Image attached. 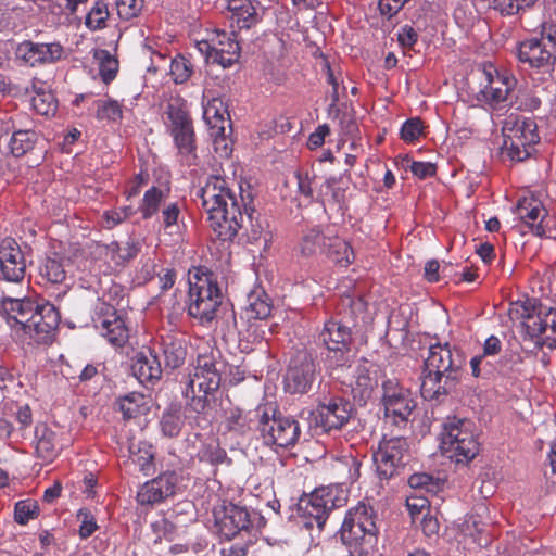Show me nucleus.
Returning a JSON list of instances; mask_svg holds the SVG:
<instances>
[{
  "instance_id": "f257e3e1",
  "label": "nucleus",
  "mask_w": 556,
  "mask_h": 556,
  "mask_svg": "<svg viewBox=\"0 0 556 556\" xmlns=\"http://www.w3.org/2000/svg\"><path fill=\"white\" fill-rule=\"evenodd\" d=\"M466 356L448 342L431 344L420 376V394L427 401L439 400L456 389L462 380Z\"/></svg>"
},
{
  "instance_id": "f03ea898",
  "label": "nucleus",
  "mask_w": 556,
  "mask_h": 556,
  "mask_svg": "<svg viewBox=\"0 0 556 556\" xmlns=\"http://www.w3.org/2000/svg\"><path fill=\"white\" fill-rule=\"evenodd\" d=\"M226 369L227 364L219 351H211L198 356L193 377L186 389V396L190 397L188 405L193 412L206 413L215 405L222 376Z\"/></svg>"
},
{
  "instance_id": "7ed1b4c3",
  "label": "nucleus",
  "mask_w": 556,
  "mask_h": 556,
  "mask_svg": "<svg viewBox=\"0 0 556 556\" xmlns=\"http://www.w3.org/2000/svg\"><path fill=\"white\" fill-rule=\"evenodd\" d=\"M513 321H520L523 340H530L539 346L556 348V311H542L536 299L526 298L510 303L508 311Z\"/></svg>"
},
{
  "instance_id": "20e7f679",
  "label": "nucleus",
  "mask_w": 556,
  "mask_h": 556,
  "mask_svg": "<svg viewBox=\"0 0 556 556\" xmlns=\"http://www.w3.org/2000/svg\"><path fill=\"white\" fill-rule=\"evenodd\" d=\"M441 448L456 463L473 459L479 453L475 424L467 418L446 417L441 432Z\"/></svg>"
},
{
  "instance_id": "39448f33",
  "label": "nucleus",
  "mask_w": 556,
  "mask_h": 556,
  "mask_svg": "<svg viewBox=\"0 0 556 556\" xmlns=\"http://www.w3.org/2000/svg\"><path fill=\"white\" fill-rule=\"evenodd\" d=\"M518 61L529 67L548 72L556 62V23L544 22L538 35L517 46Z\"/></svg>"
},
{
  "instance_id": "423d86ee",
  "label": "nucleus",
  "mask_w": 556,
  "mask_h": 556,
  "mask_svg": "<svg viewBox=\"0 0 556 556\" xmlns=\"http://www.w3.org/2000/svg\"><path fill=\"white\" fill-rule=\"evenodd\" d=\"M254 415L257 419L256 428L266 445L287 448L299 441L301 429L294 418L282 416L268 406L257 407Z\"/></svg>"
},
{
  "instance_id": "0eeeda50",
  "label": "nucleus",
  "mask_w": 556,
  "mask_h": 556,
  "mask_svg": "<svg viewBox=\"0 0 556 556\" xmlns=\"http://www.w3.org/2000/svg\"><path fill=\"white\" fill-rule=\"evenodd\" d=\"M338 489L319 488L309 495H304L298 503V513L302 519L303 526L323 529L329 513L343 505L344 498L337 496Z\"/></svg>"
},
{
  "instance_id": "6e6552de",
  "label": "nucleus",
  "mask_w": 556,
  "mask_h": 556,
  "mask_svg": "<svg viewBox=\"0 0 556 556\" xmlns=\"http://www.w3.org/2000/svg\"><path fill=\"white\" fill-rule=\"evenodd\" d=\"M323 345L328 350V362L337 368L349 367L353 357L351 344L353 334L351 327L333 318L327 320L318 337Z\"/></svg>"
},
{
  "instance_id": "1a4fd4ad",
  "label": "nucleus",
  "mask_w": 556,
  "mask_h": 556,
  "mask_svg": "<svg viewBox=\"0 0 556 556\" xmlns=\"http://www.w3.org/2000/svg\"><path fill=\"white\" fill-rule=\"evenodd\" d=\"M415 407L416 403L408 388L393 380L384 382V429L389 426L405 428Z\"/></svg>"
},
{
  "instance_id": "9d476101",
  "label": "nucleus",
  "mask_w": 556,
  "mask_h": 556,
  "mask_svg": "<svg viewBox=\"0 0 556 556\" xmlns=\"http://www.w3.org/2000/svg\"><path fill=\"white\" fill-rule=\"evenodd\" d=\"M210 227L216 236L223 241H232L241 230L245 227L249 216L243 215L241 197L238 200H231L225 205H219L205 211Z\"/></svg>"
},
{
  "instance_id": "9b49d317",
  "label": "nucleus",
  "mask_w": 556,
  "mask_h": 556,
  "mask_svg": "<svg viewBox=\"0 0 556 556\" xmlns=\"http://www.w3.org/2000/svg\"><path fill=\"white\" fill-rule=\"evenodd\" d=\"M210 227L216 236L223 241H232L241 230L245 227L249 216L243 215L241 197L238 200H231L225 205H219L205 211Z\"/></svg>"
},
{
  "instance_id": "f8f14e48",
  "label": "nucleus",
  "mask_w": 556,
  "mask_h": 556,
  "mask_svg": "<svg viewBox=\"0 0 556 556\" xmlns=\"http://www.w3.org/2000/svg\"><path fill=\"white\" fill-rule=\"evenodd\" d=\"M515 214L533 235L556 238L554 217L534 195L520 198L516 204Z\"/></svg>"
},
{
  "instance_id": "ddd939ff",
  "label": "nucleus",
  "mask_w": 556,
  "mask_h": 556,
  "mask_svg": "<svg viewBox=\"0 0 556 556\" xmlns=\"http://www.w3.org/2000/svg\"><path fill=\"white\" fill-rule=\"evenodd\" d=\"M485 85L478 93V100L485 102L493 110L513 106V92L516 79L508 74H501L489 66L483 70Z\"/></svg>"
},
{
  "instance_id": "4468645a",
  "label": "nucleus",
  "mask_w": 556,
  "mask_h": 556,
  "mask_svg": "<svg viewBox=\"0 0 556 556\" xmlns=\"http://www.w3.org/2000/svg\"><path fill=\"white\" fill-rule=\"evenodd\" d=\"M167 113L170 121V132L179 154L186 163L191 164L197 157L192 121L185 110L173 104L168 105Z\"/></svg>"
},
{
  "instance_id": "2eb2a0df",
  "label": "nucleus",
  "mask_w": 556,
  "mask_h": 556,
  "mask_svg": "<svg viewBox=\"0 0 556 556\" xmlns=\"http://www.w3.org/2000/svg\"><path fill=\"white\" fill-rule=\"evenodd\" d=\"M60 313L49 302L36 303L34 314L30 315L24 333L38 344L50 342L60 324Z\"/></svg>"
},
{
  "instance_id": "dca6fc26",
  "label": "nucleus",
  "mask_w": 556,
  "mask_h": 556,
  "mask_svg": "<svg viewBox=\"0 0 556 556\" xmlns=\"http://www.w3.org/2000/svg\"><path fill=\"white\" fill-rule=\"evenodd\" d=\"M214 518L218 534L228 541L243 533H249L252 528L248 509L232 503L216 508Z\"/></svg>"
},
{
  "instance_id": "f3484780",
  "label": "nucleus",
  "mask_w": 556,
  "mask_h": 556,
  "mask_svg": "<svg viewBox=\"0 0 556 556\" xmlns=\"http://www.w3.org/2000/svg\"><path fill=\"white\" fill-rule=\"evenodd\" d=\"M504 144L511 160L521 161L527 154V147L539 141L536 125L531 118L516 119L511 128L504 127Z\"/></svg>"
},
{
  "instance_id": "a211bd4d",
  "label": "nucleus",
  "mask_w": 556,
  "mask_h": 556,
  "mask_svg": "<svg viewBox=\"0 0 556 556\" xmlns=\"http://www.w3.org/2000/svg\"><path fill=\"white\" fill-rule=\"evenodd\" d=\"M315 363L312 356L304 351L298 352L291 358L285 376L286 389L290 393H306L315 379Z\"/></svg>"
},
{
  "instance_id": "6ab92c4d",
  "label": "nucleus",
  "mask_w": 556,
  "mask_h": 556,
  "mask_svg": "<svg viewBox=\"0 0 556 556\" xmlns=\"http://www.w3.org/2000/svg\"><path fill=\"white\" fill-rule=\"evenodd\" d=\"M181 482L180 475L175 470H168L156 478L146 482L137 494V501L141 505L161 503L176 494Z\"/></svg>"
},
{
  "instance_id": "aec40b11",
  "label": "nucleus",
  "mask_w": 556,
  "mask_h": 556,
  "mask_svg": "<svg viewBox=\"0 0 556 556\" xmlns=\"http://www.w3.org/2000/svg\"><path fill=\"white\" fill-rule=\"evenodd\" d=\"M26 262L18 243L12 238L0 242V274L9 282H21L25 277Z\"/></svg>"
},
{
  "instance_id": "412c9836",
  "label": "nucleus",
  "mask_w": 556,
  "mask_h": 556,
  "mask_svg": "<svg viewBox=\"0 0 556 556\" xmlns=\"http://www.w3.org/2000/svg\"><path fill=\"white\" fill-rule=\"evenodd\" d=\"M94 327L106 340L114 345H123L128 339V330L124 319L117 315L116 309L102 303L97 316L93 318Z\"/></svg>"
},
{
  "instance_id": "4be33fe9",
  "label": "nucleus",
  "mask_w": 556,
  "mask_h": 556,
  "mask_svg": "<svg viewBox=\"0 0 556 556\" xmlns=\"http://www.w3.org/2000/svg\"><path fill=\"white\" fill-rule=\"evenodd\" d=\"M314 427L328 432L333 429H340L345 425L351 416V405L343 399H336L327 405H320L316 410L311 412Z\"/></svg>"
},
{
  "instance_id": "5701e85b",
  "label": "nucleus",
  "mask_w": 556,
  "mask_h": 556,
  "mask_svg": "<svg viewBox=\"0 0 556 556\" xmlns=\"http://www.w3.org/2000/svg\"><path fill=\"white\" fill-rule=\"evenodd\" d=\"M195 197L201 200L205 211L239 199V194L237 195L228 181L220 176H210L205 185L197 190Z\"/></svg>"
},
{
  "instance_id": "b1692460",
  "label": "nucleus",
  "mask_w": 556,
  "mask_h": 556,
  "mask_svg": "<svg viewBox=\"0 0 556 556\" xmlns=\"http://www.w3.org/2000/svg\"><path fill=\"white\" fill-rule=\"evenodd\" d=\"M240 197L242 207L244 210L243 215L249 216V219H247L245 223V227L241 228V230L244 231V236L251 243L263 241L264 245H266L270 240L271 236L269 231L265 230V227L263 225L264 222L260 220L258 217H254V194L251 191L250 184H240Z\"/></svg>"
},
{
  "instance_id": "393cba45",
  "label": "nucleus",
  "mask_w": 556,
  "mask_h": 556,
  "mask_svg": "<svg viewBox=\"0 0 556 556\" xmlns=\"http://www.w3.org/2000/svg\"><path fill=\"white\" fill-rule=\"evenodd\" d=\"M17 56L30 66L54 63L62 59L63 47L60 43H35L24 41L17 47Z\"/></svg>"
},
{
  "instance_id": "a878e982",
  "label": "nucleus",
  "mask_w": 556,
  "mask_h": 556,
  "mask_svg": "<svg viewBox=\"0 0 556 556\" xmlns=\"http://www.w3.org/2000/svg\"><path fill=\"white\" fill-rule=\"evenodd\" d=\"M35 302L29 299L2 296L0 313L11 328L24 331L29 317L34 314Z\"/></svg>"
},
{
  "instance_id": "bb28decb",
  "label": "nucleus",
  "mask_w": 556,
  "mask_h": 556,
  "mask_svg": "<svg viewBox=\"0 0 556 556\" xmlns=\"http://www.w3.org/2000/svg\"><path fill=\"white\" fill-rule=\"evenodd\" d=\"M189 301L206 302L214 299L215 295H222L223 292L217 283L216 277L212 271L204 268H194L189 271Z\"/></svg>"
},
{
  "instance_id": "cd10ccee",
  "label": "nucleus",
  "mask_w": 556,
  "mask_h": 556,
  "mask_svg": "<svg viewBox=\"0 0 556 556\" xmlns=\"http://www.w3.org/2000/svg\"><path fill=\"white\" fill-rule=\"evenodd\" d=\"M35 455L43 463H52L62 450L56 432L45 422L35 427Z\"/></svg>"
},
{
  "instance_id": "c85d7f7f",
  "label": "nucleus",
  "mask_w": 556,
  "mask_h": 556,
  "mask_svg": "<svg viewBox=\"0 0 556 556\" xmlns=\"http://www.w3.org/2000/svg\"><path fill=\"white\" fill-rule=\"evenodd\" d=\"M203 118L211 129V136L217 141L226 138V127L230 126L229 114L220 99H212L204 106Z\"/></svg>"
},
{
  "instance_id": "c756f323",
  "label": "nucleus",
  "mask_w": 556,
  "mask_h": 556,
  "mask_svg": "<svg viewBox=\"0 0 556 556\" xmlns=\"http://www.w3.org/2000/svg\"><path fill=\"white\" fill-rule=\"evenodd\" d=\"M131 370L141 383L156 381L162 375L160 361L151 350L136 354Z\"/></svg>"
},
{
  "instance_id": "7c9ffc66",
  "label": "nucleus",
  "mask_w": 556,
  "mask_h": 556,
  "mask_svg": "<svg viewBox=\"0 0 556 556\" xmlns=\"http://www.w3.org/2000/svg\"><path fill=\"white\" fill-rule=\"evenodd\" d=\"M227 302H224V295H215L206 302L189 301L188 314L198 318L202 325H207L218 317V313L225 307Z\"/></svg>"
},
{
  "instance_id": "2f4dec72",
  "label": "nucleus",
  "mask_w": 556,
  "mask_h": 556,
  "mask_svg": "<svg viewBox=\"0 0 556 556\" xmlns=\"http://www.w3.org/2000/svg\"><path fill=\"white\" fill-rule=\"evenodd\" d=\"M325 254L332 263L340 267L349 266L355 257L349 242L339 237L328 238Z\"/></svg>"
},
{
  "instance_id": "473e14b6",
  "label": "nucleus",
  "mask_w": 556,
  "mask_h": 556,
  "mask_svg": "<svg viewBox=\"0 0 556 556\" xmlns=\"http://www.w3.org/2000/svg\"><path fill=\"white\" fill-rule=\"evenodd\" d=\"M319 195L325 208L330 206L342 213L346 202V190L339 186L334 179L324 181L319 188Z\"/></svg>"
},
{
  "instance_id": "72a5a7b5",
  "label": "nucleus",
  "mask_w": 556,
  "mask_h": 556,
  "mask_svg": "<svg viewBox=\"0 0 556 556\" xmlns=\"http://www.w3.org/2000/svg\"><path fill=\"white\" fill-rule=\"evenodd\" d=\"M464 526L466 534L471 536L473 542L480 547H486L491 544L492 534L489 531L490 526L483 522L480 514L475 513L470 515Z\"/></svg>"
},
{
  "instance_id": "f704fd0d",
  "label": "nucleus",
  "mask_w": 556,
  "mask_h": 556,
  "mask_svg": "<svg viewBox=\"0 0 556 556\" xmlns=\"http://www.w3.org/2000/svg\"><path fill=\"white\" fill-rule=\"evenodd\" d=\"M212 55L213 64H218L223 68H228L239 60V43L230 38H227L226 41L219 40L215 46V50L213 51Z\"/></svg>"
},
{
  "instance_id": "c9c22d12",
  "label": "nucleus",
  "mask_w": 556,
  "mask_h": 556,
  "mask_svg": "<svg viewBox=\"0 0 556 556\" xmlns=\"http://www.w3.org/2000/svg\"><path fill=\"white\" fill-rule=\"evenodd\" d=\"M387 434L384 433V438ZM407 453L406 440L401 435H393L390 440L384 439V465H390L396 469L405 465L404 458Z\"/></svg>"
},
{
  "instance_id": "e433bc0d",
  "label": "nucleus",
  "mask_w": 556,
  "mask_h": 556,
  "mask_svg": "<svg viewBox=\"0 0 556 556\" xmlns=\"http://www.w3.org/2000/svg\"><path fill=\"white\" fill-rule=\"evenodd\" d=\"M247 315L249 318L266 319L270 316L273 305L264 291H254L248 298Z\"/></svg>"
},
{
  "instance_id": "4c0bfd02",
  "label": "nucleus",
  "mask_w": 556,
  "mask_h": 556,
  "mask_svg": "<svg viewBox=\"0 0 556 556\" xmlns=\"http://www.w3.org/2000/svg\"><path fill=\"white\" fill-rule=\"evenodd\" d=\"M163 354L165 364L173 369L180 367L186 358V346L184 341L177 338L167 337L163 340Z\"/></svg>"
},
{
  "instance_id": "58836bf2",
  "label": "nucleus",
  "mask_w": 556,
  "mask_h": 556,
  "mask_svg": "<svg viewBox=\"0 0 556 556\" xmlns=\"http://www.w3.org/2000/svg\"><path fill=\"white\" fill-rule=\"evenodd\" d=\"M216 319L219 324L220 332L225 341H236L239 339L240 331L238 330L236 313L231 305L227 303L218 313V317Z\"/></svg>"
},
{
  "instance_id": "ea45409f",
  "label": "nucleus",
  "mask_w": 556,
  "mask_h": 556,
  "mask_svg": "<svg viewBox=\"0 0 556 556\" xmlns=\"http://www.w3.org/2000/svg\"><path fill=\"white\" fill-rule=\"evenodd\" d=\"M197 520V514L194 510V505L189 502H181L174 506V508L168 511L166 521H169L175 528H184L189 523H192Z\"/></svg>"
},
{
  "instance_id": "a19ab883",
  "label": "nucleus",
  "mask_w": 556,
  "mask_h": 556,
  "mask_svg": "<svg viewBox=\"0 0 556 556\" xmlns=\"http://www.w3.org/2000/svg\"><path fill=\"white\" fill-rule=\"evenodd\" d=\"M33 90L35 92L31 98L34 110L40 115H54L58 108L54 94L51 91H45L41 87L37 88L36 83H33Z\"/></svg>"
},
{
  "instance_id": "79ce46f5",
  "label": "nucleus",
  "mask_w": 556,
  "mask_h": 556,
  "mask_svg": "<svg viewBox=\"0 0 556 556\" xmlns=\"http://www.w3.org/2000/svg\"><path fill=\"white\" fill-rule=\"evenodd\" d=\"M40 276L52 283H61L65 280L66 269L64 260L54 255L47 257L39 267Z\"/></svg>"
},
{
  "instance_id": "37998d69",
  "label": "nucleus",
  "mask_w": 556,
  "mask_h": 556,
  "mask_svg": "<svg viewBox=\"0 0 556 556\" xmlns=\"http://www.w3.org/2000/svg\"><path fill=\"white\" fill-rule=\"evenodd\" d=\"M328 238L317 229H311L307 231L300 243L301 253L304 256H311L317 252L325 254V250L328 243Z\"/></svg>"
},
{
  "instance_id": "c03bdc74",
  "label": "nucleus",
  "mask_w": 556,
  "mask_h": 556,
  "mask_svg": "<svg viewBox=\"0 0 556 556\" xmlns=\"http://www.w3.org/2000/svg\"><path fill=\"white\" fill-rule=\"evenodd\" d=\"M94 59L99 63V73L103 83H111L118 72V61L108 50H96Z\"/></svg>"
},
{
  "instance_id": "a18cd8bd",
  "label": "nucleus",
  "mask_w": 556,
  "mask_h": 556,
  "mask_svg": "<svg viewBox=\"0 0 556 556\" xmlns=\"http://www.w3.org/2000/svg\"><path fill=\"white\" fill-rule=\"evenodd\" d=\"M410 314L408 304H401L391 309L388 316V331H399L404 337L408 331Z\"/></svg>"
},
{
  "instance_id": "49530a36",
  "label": "nucleus",
  "mask_w": 556,
  "mask_h": 556,
  "mask_svg": "<svg viewBox=\"0 0 556 556\" xmlns=\"http://www.w3.org/2000/svg\"><path fill=\"white\" fill-rule=\"evenodd\" d=\"M37 135L30 130L14 131L10 140L11 153L14 156H22L34 148Z\"/></svg>"
},
{
  "instance_id": "de8ad7c7",
  "label": "nucleus",
  "mask_w": 556,
  "mask_h": 556,
  "mask_svg": "<svg viewBox=\"0 0 556 556\" xmlns=\"http://www.w3.org/2000/svg\"><path fill=\"white\" fill-rule=\"evenodd\" d=\"M182 426L184 418L180 410L176 407H172L166 410L160 420L161 431L163 435L168 438L177 437L180 433Z\"/></svg>"
},
{
  "instance_id": "09e8293b",
  "label": "nucleus",
  "mask_w": 556,
  "mask_h": 556,
  "mask_svg": "<svg viewBox=\"0 0 556 556\" xmlns=\"http://www.w3.org/2000/svg\"><path fill=\"white\" fill-rule=\"evenodd\" d=\"M254 412H249L244 414L239 408H233L229 412L226 418V426L229 431L238 432L240 434L245 433L250 429H252L253 418L255 417Z\"/></svg>"
},
{
  "instance_id": "8fccbe9b",
  "label": "nucleus",
  "mask_w": 556,
  "mask_h": 556,
  "mask_svg": "<svg viewBox=\"0 0 556 556\" xmlns=\"http://www.w3.org/2000/svg\"><path fill=\"white\" fill-rule=\"evenodd\" d=\"M134 447L135 446L130 447L132 463L136 464L146 475H149L153 468L154 459L152 446L144 442H140L137 446V451H135Z\"/></svg>"
},
{
  "instance_id": "3c124183",
  "label": "nucleus",
  "mask_w": 556,
  "mask_h": 556,
  "mask_svg": "<svg viewBox=\"0 0 556 556\" xmlns=\"http://www.w3.org/2000/svg\"><path fill=\"white\" fill-rule=\"evenodd\" d=\"M378 388L377 379H372L369 375H358L355 386L353 387L354 397L366 404L370 400Z\"/></svg>"
},
{
  "instance_id": "603ef678",
  "label": "nucleus",
  "mask_w": 556,
  "mask_h": 556,
  "mask_svg": "<svg viewBox=\"0 0 556 556\" xmlns=\"http://www.w3.org/2000/svg\"><path fill=\"white\" fill-rule=\"evenodd\" d=\"M164 198V192L156 188L152 187L146 191L142 203L139 207L142 213V217L144 219L151 218L159 211V206Z\"/></svg>"
},
{
  "instance_id": "864d4df0",
  "label": "nucleus",
  "mask_w": 556,
  "mask_h": 556,
  "mask_svg": "<svg viewBox=\"0 0 556 556\" xmlns=\"http://www.w3.org/2000/svg\"><path fill=\"white\" fill-rule=\"evenodd\" d=\"M230 20L232 25L236 23L239 29H249L258 22V14L251 0H248L243 9L239 10L235 15H230Z\"/></svg>"
},
{
  "instance_id": "5fc2aeb1",
  "label": "nucleus",
  "mask_w": 556,
  "mask_h": 556,
  "mask_svg": "<svg viewBox=\"0 0 556 556\" xmlns=\"http://www.w3.org/2000/svg\"><path fill=\"white\" fill-rule=\"evenodd\" d=\"M108 17V7L103 1L99 0L87 14L85 25L91 30L102 29L105 27V21Z\"/></svg>"
},
{
  "instance_id": "6e6d98bb",
  "label": "nucleus",
  "mask_w": 556,
  "mask_h": 556,
  "mask_svg": "<svg viewBox=\"0 0 556 556\" xmlns=\"http://www.w3.org/2000/svg\"><path fill=\"white\" fill-rule=\"evenodd\" d=\"M201 459L213 466L225 465L226 467H229L232 464V460L227 456L226 451L217 444H208L204 446L201 451Z\"/></svg>"
},
{
  "instance_id": "4d7b16f0",
  "label": "nucleus",
  "mask_w": 556,
  "mask_h": 556,
  "mask_svg": "<svg viewBox=\"0 0 556 556\" xmlns=\"http://www.w3.org/2000/svg\"><path fill=\"white\" fill-rule=\"evenodd\" d=\"M143 395L137 392L129 393L119 399V409L127 419L135 418L140 413Z\"/></svg>"
},
{
  "instance_id": "13d9d810",
  "label": "nucleus",
  "mask_w": 556,
  "mask_h": 556,
  "mask_svg": "<svg viewBox=\"0 0 556 556\" xmlns=\"http://www.w3.org/2000/svg\"><path fill=\"white\" fill-rule=\"evenodd\" d=\"M424 129V123L419 117L409 118L401 127V139L405 142H415L425 135Z\"/></svg>"
},
{
  "instance_id": "bf43d9fd",
  "label": "nucleus",
  "mask_w": 556,
  "mask_h": 556,
  "mask_svg": "<svg viewBox=\"0 0 556 556\" xmlns=\"http://www.w3.org/2000/svg\"><path fill=\"white\" fill-rule=\"evenodd\" d=\"M538 0H492L493 8L502 15H514L520 10L532 7Z\"/></svg>"
},
{
  "instance_id": "052dcab7",
  "label": "nucleus",
  "mask_w": 556,
  "mask_h": 556,
  "mask_svg": "<svg viewBox=\"0 0 556 556\" xmlns=\"http://www.w3.org/2000/svg\"><path fill=\"white\" fill-rule=\"evenodd\" d=\"M97 105V118L98 119H108V121H116L122 117V109L117 101L115 100H98L96 102Z\"/></svg>"
},
{
  "instance_id": "680f3d73",
  "label": "nucleus",
  "mask_w": 556,
  "mask_h": 556,
  "mask_svg": "<svg viewBox=\"0 0 556 556\" xmlns=\"http://www.w3.org/2000/svg\"><path fill=\"white\" fill-rule=\"evenodd\" d=\"M38 515V505L35 501L25 500L15 504L14 518L20 525H26L29 519Z\"/></svg>"
},
{
  "instance_id": "e2e57ef3",
  "label": "nucleus",
  "mask_w": 556,
  "mask_h": 556,
  "mask_svg": "<svg viewBox=\"0 0 556 556\" xmlns=\"http://www.w3.org/2000/svg\"><path fill=\"white\" fill-rule=\"evenodd\" d=\"M325 67L327 71V81L332 87L331 106H334L337 104V102L339 101L340 96L346 91V86L343 85L341 72H336L328 63L325 64Z\"/></svg>"
},
{
  "instance_id": "0e129e2a",
  "label": "nucleus",
  "mask_w": 556,
  "mask_h": 556,
  "mask_svg": "<svg viewBox=\"0 0 556 556\" xmlns=\"http://www.w3.org/2000/svg\"><path fill=\"white\" fill-rule=\"evenodd\" d=\"M191 63L184 56H177L172 61L170 74L174 81L182 84L189 79L192 73Z\"/></svg>"
},
{
  "instance_id": "69168bd1",
  "label": "nucleus",
  "mask_w": 556,
  "mask_h": 556,
  "mask_svg": "<svg viewBox=\"0 0 556 556\" xmlns=\"http://www.w3.org/2000/svg\"><path fill=\"white\" fill-rule=\"evenodd\" d=\"M143 8V0H116V11L121 18L137 17Z\"/></svg>"
},
{
  "instance_id": "338daca9",
  "label": "nucleus",
  "mask_w": 556,
  "mask_h": 556,
  "mask_svg": "<svg viewBox=\"0 0 556 556\" xmlns=\"http://www.w3.org/2000/svg\"><path fill=\"white\" fill-rule=\"evenodd\" d=\"M403 162L406 163V166H409L412 173L419 179L433 177L437 174V166L433 163L417 161L410 162L408 157L403 159Z\"/></svg>"
},
{
  "instance_id": "774afa93",
  "label": "nucleus",
  "mask_w": 556,
  "mask_h": 556,
  "mask_svg": "<svg viewBox=\"0 0 556 556\" xmlns=\"http://www.w3.org/2000/svg\"><path fill=\"white\" fill-rule=\"evenodd\" d=\"M514 105L518 110L534 111L540 108L541 100H540V98L532 94L531 92L525 91V92H520L516 97V100L513 101V106Z\"/></svg>"
}]
</instances>
